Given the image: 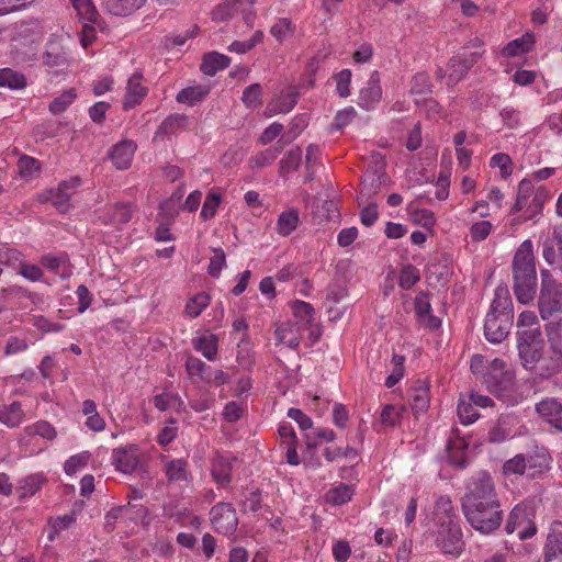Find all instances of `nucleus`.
<instances>
[{
    "label": "nucleus",
    "instance_id": "14",
    "mask_svg": "<svg viewBox=\"0 0 562 562\" xmlns=\"http://www.w3.org/2000/svg\"><path fill=\"white\" fill-rule=\"evenodd\" d=\"M80 183L79 177H71L68 180L61 181L57 189L48 191L47 200L61 212H66L69 209L70 198L75 194Z\"/></svg>",
    "mask_w": 562,
    "mask_h": 562
},
{
    "label": "nucleus",
    "instance_id": "8",
    "mask_svg": "<svg viewBox=\"0 0 562 562\" xmlns=\"http://www.w3.org/2000/svg\"><path fill=\"white\" fill-rule=\"evenodd\" d=\"M483 381L487 390L497 396L512 389L514 384V373L507 369L505 361L494 359L483 374Z\"/></svg>",
    "mask_w": 562,
    "mask_h": 562
},
{
    "label": "nucleus",
    "instance_id": "58",
    "mask_svg": "<svg viewBox=\"0 0 562 562\" xmlns=\"http://www.w3.org/2000/svg\"><path fill=\"white\" fill-rule=\"evenodd\" d=\"M491 167H498L503 178H507L513 172V162L507 154L498 153L495 154L490 161Z\"/></svg>",
    "mask_w": 562,
    "mask_h": 562
},
{
    "label": "nucleus",
    "instance_id": "42",
    "mask_svg": "<svg viewBox=\"0 0 562 562\" xmlns=\"http://www.w3.org/2000/svg\"><path fill=\"white\" fill-rule=\"evenodd\" d=\"M78 16L83 22L98 23L99 13L91 0H71Z\"/></svg>",
    "mask_w": 562,
    "mask_h": 562
},
{
    "label": "nucleus",
    "instance_id": "34",
    "mask_svg": "<svg viewBox=\"0 0 562 562\" xmlns=\"http://www.w3.org/2000/svg\"><path fill=\"white\" fill-rule=\"evenodd\" d=\"M245 3L252 4L254 0H226L213 9L212 18L215 21H225L237 12L238 7H243Z\"/></svg>",
    "mask_w": 562,
    "mask_h": 562
},
{
    "label": "nucleus",
    "instance_id": "40",
    "mask_svg": "<svg viewBox=\"0 0 562 562\" xmlns=\"http://www.w3.org/2000/svg\"><path fill=\"white\" fill-rule=\"evenodd\" d=\"M531 371H533L535 374L541 379H549L561 372L562 367H560L555 360H553L552 357L547 353L546 356H541V360Z\"/></svg>",
    "mask_w": 562,
    "mask_h": 562
},
{
    "label": "nucleus",
    "instance_id": "50",
    "mask_svg": "<svg viewBox=\"0 0 562 562\" xmlns=\"http://www.w3.org/2000/svg\"><path fill=\"white\" fill-rule=\"evenodd\" d=\"M420 280L419 270L413 265H406L400 273L398 285L408 290Z\"/></svg>",
    "mask_w": 562,
    "mask_h": 562
},
{
    "label": "nucleus",
    "instance_id": "59",
    "mask_svg": "<svg viewBox=\"0 0 562 562\" xmlns=\"http://www.w3.org/2000/svg\"><path fill=\"white\" fill-rule=\"evenodd\" d=\"M412 93L415 94H427L431 92V83L429 76L425 72L416 74L412 79Z\"/></svg>",
    "mask_w": 562,
    "mask_h": 562
},
{
    "label": "nucleus",
    "instance_id": "23",
    "mask_svg": "<svg viewBox=\"0 0 562 562\" xmlns=\"http://www.w3.org/2000/svg\"><path fill=\"white\" fill-rule=\"evenodd\" d=\"M231 64V58L217 52H211L203 57L200 69L207 76H215L217 71L227 68Z\"/></svg>",
    "mask_w": 562,
    "mask_h": 562
},
{
    "label": "nucleus",
    "instance_id": "26",
    "mask_svg": "<svg viewBox=\"0 0 562 562\" xmlns=\"http://www.w3.org/2000/svg\"><path fill=\"white\" fill-rule=\"evenodd\" d=\"M146 0H104L106 10L114 15H130L140 7Z\"/></svg>",
    "mask_w": 562,
    "mask_h": 562
},
{
    "label": "nucleus",
    "instance_id": "56",
    "mask_svg": "<svg viewBox=\"0 0 562 562\" xmlns=\"http://www.w3.org/2000/svg\"><path fill=\"white\" fill-rule=\"evenodd\" d=\"M358 452L355 448L347 446L346 448H325L324 457L327 461L333 462L338 458L355 459Z\"/></svg>",
    "mask_w": 562,
    "mask_h": 562
},
{
    "label": "nucleus",
    "instance_id": "30",
    "mask_svg": "<svg viewBox=\"0 0 562 562\" xmlns=\"http://www.w3.org/2000/svg\"><path fill=\"white\" fill-rule=\"evenodd\" d=\"M300 223V215L297 209H290L282 212L277 221V232L281 236H289L292 234Z\"/></svg>",
    "mask_w": 562,
    "mask_h": 562
},
{
    "label": "nucleus",
    "instance_id": "43",
    "mask_svg": "<svg viewBox=\"0 0 562 562\" xmlns=\"http://www.w3.org/2000/svg\"><path fill=\"white\" fill-rule=\"evenodd\" d=\"M292 313L300 324L310 325L313 322L315 310L312 304L296 300L291 305Z\"/></svg>",
    "mask_w": 562,
    "mask_h": 562
},
{
    "label": "nucleus",
    "instance_id": "25",
    "mask_svg": "<svg viewBox=\"0 0 562 562\" xmlns=\"http://www.w3.org/2000/svg\"><path fill=\"white\" fill-rule=\"evenodd\" d=\"M297 103V92L290 91L267 104L266 115L289 113Z\"/></svg>",
    "mask_w": 562,
    "mask_h": 562
},
{
    "label": "nucleus",
    "instance_id": "57",
    "mask_svg": "<svg viewBox=\"0 0 562 562\" xmlns=\"http://www.w3.org/2000/svg\"><path fill=\"white\" fill-rule=\"evenodd\" d=\"M19 171L22 178L30 179L34 172L38 171L41 166L40 161L30 156H22L18 162Z\"/></svg>",
    "mask_w": 562,
    "mask_h": 562
},
{
    "label": "nucleus",
    "instance_id": "45",
    "mask_svg": "<svg viewBox=\"0 0 562 562\" xmlns=\"http://www.w3.org/2000/svg\"><path fill=\"white\" fill-rule=\"evenodd\" d=\"M77 98L76 90L70 88L64 91L60 95L55 98L49 104V111L54 115L61 114Z\"/></svg>",
    "mask_w": 562,
    "mask_h": 562
},
{
    "label": "nucleus",
    "instance_id": "29",
    "mask_svg": "<svg viewBox=\"0 0 562 562\" xmlns=\"http://www.w3.org/2000/svg\"><path fill=\"white\" fill-rule=\"evenodd\" d=\"M46 482V479L41 473L27 475L19 482L16 493L20 498L33 496Z\"/></svg>",
    "mask_w": 562,
    "mask_h": 562
},
{
    "label": "nucleus",
    "instance_id": "32",
    "mask_svg": "<svg viewBox=\"0 0 562 562\" xmlns=\"http://www.w3.org/2000/svg\"><path fill=\"white\" fill-rule=\"evenodd\" d=\"M353 494L355 490L351 485L340 483L326 493L325 499L328 504L340 506L351 501Z\"/></svg>",
    "mask_w": 562,
    "mask_h": 562
},
{
    "label": "nucleus",
    "instance_id": "12",
    "mask_svg": "<svg viewBox=\"0 0 562 562\" xmlns=\"http://www.w3.org/2000/svg\"><path fill=\"white\" fill-rule=\"evenodd\" d=\"M482 53L473 52L469 53L463 50L458 55L453 56L448 64V80L449 86L456 85L461 81L468 71L477 63Z\"/></svg>",
    "mask_w": 562,
    "mask_h": 562
},
{
    "label": "nucleus",
    "instance_id": "4",
    "mask_svg": "<svg viewBox=\"0 0 562 562\" xmlns=\"http://www.w3.org/2000/svg\"><path fill=\"white\" fill-rule=\"evenodd\" d=\"M499 504L491 475L481 471L473 475L467 486V493L462 498V509L474 513L477 507H492Z\"/></svg>",
    "mask_w": 562,
    "mask_h": 562
},
{
    "label": "nucleus",
    "instance_id": "61",
    "mask_svg": "<svg viewBox=\"0 0 562 562\" xmlns=\"http://www.w3.org/2000/svg\"><path fill=\"white\" fill-rule=\"evenodd\" d=\"M336 90L341 98H347L350 94V81L351 71L349 69H342L335 75Z\"/></svg>",
    "mask_w": 562,
    "mask_h": 562
},
{
    "label": "nucleus",
    "instance_id": "17",
    "mask_svg": "<svg viewBox=\"0 0 562 562\" xmlns=\"http://www.w3.org/2000/svg\"><path fill=\"white\" fill-rule=\"evenodd\" d=\"M136 150V144L133 140H121L109 151V158L116 169L125 170L130 168Z\"/></svg>",
    "mask_w": 562,
    "mask_h": 562
},
{
    "label": "nucleus",
    "instance_id": "28",
    "mask_svg": "<svg viewBox=\"0 0 562 562\" xmlns=\"http://www.w3.org/2000/svg\"><path fill=\"white\" fill-rule=\"evenodd\" d=\"M24 418V412L20 402L10 405H0V422L8 427H18Z\"/></svg>",
    "mask_w": 562,
    "mask_h": 562
},
{
    "label": "nucleus",
    "instance_id": "15",
    "mask_svg": "<svg viewBox=\"0 0 562 562\" xmlns=\"http://www.w3.org/2000/svg\"><path fill=\"white\" fill-rule=\"evenodd\" d=\"M42 60L45 66L50 68L68 65V54L60 38L50 37L48 40Z\"/></svg>",
    "mask_w": 562,
    "mask_h": 562
},
{
    "label": "nucleus",
    "instance_id": "33",
    "mask_svg": "<svg viewBox=\"0 0 562 562\" xmlns=\"http://www.w3.org/2000/svg\"><path fill=\"white\" fill-rule=\"evenodd\" d=\"M210 92V89L203 86H192L182 89L176 97L179 103H184L190 106L201 102Z\"/></svg>",
    "mask_w": 562,
    "mask_h": 562
},
{
    "label": "nucleus",
    "instance_id": "24",
    "mask_svg": "<svg viewBox=\"0 0 562 562\" xmlns=\"http://www.w3.org/2000/svg\"><path fill=\"white\" fill-rule=\"evenodd\" d=\"M283 139H279L273 146L267 148L263 151H260L249 158L250 168L260 169L271 165L278 156L281 154L283 149Z\"/></svg>",
    "mask_w": 562,
    "mask_h": 562
},
{
    "label": "nucleus",
    "instance_id": "27",
    "mask_svg": "<svg viewBox=\"0 0 562 562\" xmlns=\"http://www.w3.org/2000/svg\"><path fill=\"white\" fill-rule=\"evenodd\" d=\"M535 44L533 35L526 33L522 36L510 41L502 50L505 57H514L531 50Z\"/></svg>",
    "mask_w": 562,
    "mask_h": 562
},
{
    "label": "nucleus",
    "instance_id": "62",
    "mask_svg": "<svg viewBox=\"0 0 562 562\" xmlns=\"http://www.w3.org/2000/svg\"><path fill=\"white\" fill-rule=\"evenodd\" d=\"M293 26L289 19H280L270 30L271 35L282 42L293 33Z\"/></svg>",
    "mask_w": 562,
    "mask_h": 562
},
{
    "label": "nucleus",
    "instance_id": "41",
    "mask_svg": "<svg viewBox=\"0 0 562 562\" xmlns=\"http://www.w3.org/2000/svg\"><path fill=\"white\" fill-rule=\"evenodd\" d=\"M302 160V150L300 147H295L286 151L284 157L280 160L279 172L282 177L296 170Z\"/></svg>",
    "mask_w": 562,
    "mask_h": 562
},
{
    "label": "nucleus",
    "instance_id": "60",
    "mask_svg": "<svg viewBox=\"0 0 562 562\" xmlns=\"http://www.w3.org/2000/svg\"><path fill=\"white\" fill-rule=\"evenodd\" d=\"M89 452H82L70 457L64 464V470L66 474L71 475L76 473L79 469L86 467L89 461Z\"/></svg>",
    "mask_w": 562,
    "mask_h": 562
},
{
    "label": "nucleus",
    "instance_id": "7",
    "mask_svg": "<svg viewBox=\"0 0 562 562\" xmlns=\"http://www.w3.org/2000/svg\"><path fill=\"white\" fill-rule=\"evenodd\" d=\"M468 522L483 535L492 533L498 529L503 521V512L501 505H493L491 508L484 505L477 507L474 513L469 509H462Z\"/></svg>",
    "mask_w": 562,
    "mask_h": 562
},
{
    "label": "nucleus",
    "instance_id": "31",
    "mask_svg": "<svg viewBox=\"0 0 562 562\" xmlns=\"http://www.w3.org/2000/svg\"><path fill=\"white\" fill-rule=\"evenodd\" d=\"M448 460L458 469H464L468 465V458L465 453L467 443L463 440L449 441L448 446Z\"/></svg>",
    "mask_w": 562,
    "mask_h": 562
},
{
    "label": "nucleus",
    "instance_id": "20",
    "mask_svg": "<svg viewBox=\"0 0 562 562\" xmlns=\"http://www.w3.org/2000/svg\"><path fill=\"white\" fill-rule=\"evenodd\" d=\"M408 401L415 413H424L430 404L429 386L424 381L417 383L408 390Z\"/></svg>",
    "mask_w": 562,
    "mask_h": 562
},
{
    "label": "nucleus",
    "instance_id": "36",
    "mask_svg": "<svg viewBox=\"0 0 562 562\" xmlns=\"http://www.w3.org/2000/svg\"><path fill=\"white\" fill-rule=\"evenodd\" d=\"M212 475L216 483L226 485L232 480V463L227 458L217 457L212 465Z\"/></svg>",
    "mask_w": 562,
    "mask_h": 562
},
{
    "label": "nucleus",
    "instance_id": "38",
    "mask_svg": "<svg viewBox=\"0 0 562 562\" xmlns=\"http://www.w3.org/2000/svg\"><path fill=\"white\" fill-rule=\"evenodd\" d=\"M532 462H533L532 457L526 458L521 453L516 454L514 458L507 460L503 464V473L505 475H512V474L521 475V474H524L527 467H529V468L535 467V464Z\"/></svg>",
    "mask_w": 562,
    "mask_h": 562
},
{
    "label": "nucleus",
    "instance_id": "55",
    "mask_svg": "<svg viewBox=\"0 0 562 562\" xmlns=\"http://www.w3.org/2000/svg\"><path fill=\"white\" fill-rule=\"evenodd\" d=\"M214 256L210 259L207 272L213 278H218L226 266V255L222 248H213Z\"/></svg>",
    "mask_w": 562,
    "mask_h": 562
},
{
    "label": "nucleus",
    "instance_id": "1",
    "mask_svg": "<svg viewBox=\"0 0 562 562\" xmlns=\"http://www.w3.org/2000/svg\"><path fill=\"white\" fill-rule=\"evenodd\" d=\"M436 547L443 553L459 557L465 548L460 520L448 496H439L435 504Z\"/></svg>",
    "mask_w": 562,
    "mask_h": 562
},
{
    "label": "nucleus",
    "instance_id": "6",
    "mask_svg": "<svg viewBox=\"0 0 562 562\" xmlns=\"http://www.w3.org/2000/svg\"><path fill=\"white\" fill-rule=\"evenodd\" d=\"M541 286L538 308L542 319L562 313V283L552 278L548 270L541 271Z\"/></svg>",
    "mask_w": 562,
    "mask_h": 562
},
{
    "label": "nucleus",
    "instance_id": "39",
    "mask_svg": "<svg viewBox=\"0 0 562 562\" xmlns=\"http://www.w3.org/2000/svg\"><path fill=\"white\" fill-rule=\"evenodd\" d=\"M193 346L207 360H214L217 355V338L215 335H202L193 341Z\"/></svg>",
    "mask_w": 562,
    "mask_h": 562
},
{
    "label": "nucleus",
    "instance_id": "10",
    "mask_svg": "<svg viewBox=\"0 0 562 562\" xmlns=\"http://www.w3.org/2000/svg\"><path fill=\"white\" fill-rule=\"evenodd\" d=\"M505 530L507 533L517 532L520 540H526L536 533L537 528L527 507L517 505L509 513Z\"/></svg>",
    "mask_w": 562,
    "mask_h": 562
},
{
    "label": "nucleus",
    "instance_id": "2",
    "mask_svg": "<svg viewBox=\"0 0 562 562\" xmlns=\"http://www.w3.org/2000/svg\"><path fill=\"white\" fill-rule=\"evenodd\" d=\"M512 271L513 290L517 301L525 305L531 303L536 297L538 278L533 245L530 239L522 241L516 250L512 262Z\"/></svg>",
    "mask_w": 562,
    "mask_h": 562
},
{
    "label": "nucleus",
    "instance_id": "44",
    "mask_svg": "<svg viewBox=\"0 0 562 562\" xmlns=\"http://www.w3.org/2000/svg\"><path fill=\"white\" fill-rule=\"evenodd\" d=\"M549 194L546 188L539 187L532 196L531 202L528 204L526 210V215L524 220H531L536 215L540 214L542 212V207L544 202L548 200Z\"/></svg>",
    "mask_w": 562,
    "mask_h": 562
},
{
    "label": "nucleus",
    "instance_id": "9",
    "mask_svg": "<svg viewBox=\"0 0 562 562\" xmlns=\"http://www.w3.org/2000/svg\"><path fill=\"white\" fill-rule=\"evenodd\" d=\"M386 180L387 176L385 172L384 156L378 151L371 153L368 158V169L362 182V195L371 196L372 194H375L381 184Z\"/></svg>",
    "mask_w": 562,
    "mask_h": 562
},
{
    "label": "nucleus",
    "instance_id": "5",
    "mask_svg": "<svg viewBox=\"0 0 562 562\" xmlns=\"http://www.w3.org/2000/svg\"><path fill=\"white\" fill-rule=\"evenodd\" d=\"M517 349L521 364L532 370L541 360L543 339L540 327L517 330Z\"/></svg>",
    "mask_w": 562,
    "mask_h": 562
},
{
    "label": "nucleus",
    "instance_id": "47",
    "mask_svg": "<svg viewBox=\"0 0 562 562\" xmlns=\"http://www.w3.org/2000/svg\"><path fill=\"white\" fill-rule=\"evenodd\" d=\"M243 103L248 109H257L262 104V88L259 83H252L243 91Z\"/></svg>",
    "mask_w": 562,
    "mask_h": 562
},
{
    "label": "nucleus",
    "instance_id": "19",
    "mask_svg": "<svg viewBox=\"0 0 562 562\" xmlns=\"http://www.w3.org/2000/svg\"><path fill=\"white\" fill-rule=\"evenodd\" d=\"M189 117L184 114H170L158 126L154 139H164L187 128Z\"/></svg>",
    "mask_w": 562,
    "mask_h": 562
},
{
    "label": "nucleus",
    "instance_id": "52",
    "mask_svg": "<svg viewBox=\"0 0 562 562\" xmlns=\"http://www.w3.org/2000/svg\"><path fill=\"white\" fill-rule=\"evenodd\" d=\"M186 369L190 376H199L207 382H211V376L206 375V370L210 369L201 359L190 356L186 361Z\"/></svg>",
    "mask_w": 562,
    "mask_h": 562
},
{
    "label": "nucleus",
    "instance_id": "48",
    "mask_svg": "<svg viewBox=\"0 0 562 562\" xmlns=\"http://www.w3.org/2000/svg\"><path fill=\"white\" fill-rule=\"evenodd\" d=\"M209 304L210 296L205 292H200L188 301L186 305V314L192 318H195Z\"/></svg>",
    "mask_w": 562,
    "mask_h": 562
},
{
    "label": "nucleus",
    "instance_id": "46",
    "mask_svg": "<svg viewBox=\"0 0 562 562\" xmlns=\"http://www.w3.org/2000/svg\"><path fill=\"white\" fill-rule=\"evenodd\" d=\"M457 413L463 425L474 423L480 416L475 405L470 400L464 398L459 400Z\"/></svg>",
    "mask_w": 562,
    "mask_h": 562
},
{
    "label": "nucleus",
    "instance_id": "35",
    "mask_svg": "<svg viewBox=\"0 0 562 562\" xmlns=\"http://www.w3.org/2000/svg\"><path fill=\"white\" fill-rule=\"evenodd\" d=\"M559 557H562V531H552L547 536L543 548V561L551 562Z\"/></svg>",
    "mask_w": 562,
    "mask_h": 562
},
{
    "label": "nucleus",
    "instance_id": "11",
    "mask_svg": "<svg viewBox=\"0 0 562 562\" xmlns=\"http://www.w3.org/2000/svg\"><path fill=\"white\" fill-rule=\"evenodd\" d=\"M214 529L225 536L233 535L238 526L236 510L229 503H217L210 512Z\"/></svg>",
    "mask_w": 562,
    "mask_h": 562
},
{
    "label": "nucleus",
    "instance_id": "3",
    "mask_svg": "<svg viewBox=\"0 0 562 562\" xmlns=\"http://www.w3.org/2000/svg\"><path fill=\"white\" fill-rule=\"evenodd\" d=\"M514 322V305L506 286H498L487 312L484 335L492 344L502 342L509 334Z\"/></svg>",
    "mask_w": 562,
    "mask_h": 562
},
{
    "label": "nucleus",
    "instance_id": "53",
    "mask_svg": "<svg viewBox=\"0 0 562 562\" xmlns=\"http://www.w3.org/2000/svg\"><path fill=\"white\" fill-rule=\"evenodd\" d=\"M404 361H405L404 356L393 355L392 363H393L394 368H393L391 374L385 380L386 387H389V389L393 387L403 378Z\"/></svg>",
    "mask_w": 562,
    "mask_h": 562
},
{
    "label": "nucleus",
    "instance_id": "21",
    "mask_svg": "<svg viewBox=\"0 0 562 562\" xmlns=\"http://www.w3.org/2000/svg\"><path fill=\"white\" fill-rule=\"evenodd\" d=\"M112 458L116 470L123 473H132L139 462L136 449L133 447L115 449Z\"/></svg>",
    "mask_w": 562,
    "mask_h": 562
},
{
    "label": "nucleus",
    "instance_id": "22",
    "mask_svg": "<svg viewBox=\"0 0 562 562\" xmlns=\"http://www.w3.org/2000/svg\"><path fill=\"white\" fill-rule=\"evenodd\" d=\"M536 412L554 428V422L562 418V403L555 397H546L536 404Z\"/></svg>",
    "mask_w": 562,
    "mask_h": 562
},
{
    "label": "nucleus",
    "instance_id": "63",
    "mask_svg": "<svg viewBox=\"0 0 562 562\" xmlns=\"http://www.w3.org/2000/svg\"><path fill=\"white\" fill-rule=\"evenodd\" d=\"M166 475L170 481H180L186 477V462L181 459L172 460L166 467Z\"/></svg>",
    "mask_w": 562,
    "mask_h": 562
},
{
    "label": "nucleus",
    "instance_id": "37",
    "mask_svg": "<svg viewBox=\"0 0 562 562\" xmlns=\"http://www.w3.org/2000/svg\"><path fill=\"white\" fill-rule=\"evenodd\" d=\"M26 86V78L23 74L11 68L0 69V88L11 90L22 89Z\"/></svg>",
    "mask_w": 562,
    "mask_h": 562
},
{
    "label": "nucleus",
    "instance_id": "16",
    "mask_svg": "<svg viewBox=\"0 0 562 562\" xmlns=\"http://www.w3.org/2000/svg\"><path fill=\"white\" fill-rule=\"evenodd\" d=\"M381 97L382 89L380 86V75L378 71H373L367 82V86L360 91L358 104L364 110H371L380 102Z\"/></svg>",
    "mask_w": 562,
    "mask_h": 562
},
{
    "label": "nucleus",
    "instance_id": "49",
    "mask_svg": "<svg viewBox=\"0 0 562 562\" xmlns=\"http://www.w3.org/2000/svg\"><path fill=\"white\" fill-rule=\"evenodd\" d=\"M550 350H562V323H548L544 327Z\"/></svg>",
    "mask_w": 562,
    "mask_h": 562
},
{
    "label": "nucleus",
    "instance_id": "54",
    "mask_svg": "<svg viewBox=\"0 0 562 562\" xmlns=\"http://www.w3.org/2000/svg\"><path fill=\"white\" fill-rule=\"evenodd\" d=\"M220 202H221V194L215 192V191H211L207 193L206 198H205V201L202 205V210H201V213H200V216L204 220H210L212 218L215 213H216V210L220 205Z\"/></svg>",
    "mask_w": 562,
    "mask_h": 562
},
{
    "label": "nucleus",
    "instance_id": "51",
    "mask_svg": "<svg viewBox=\"0 0 562 562\" xmlns=\"http://www.w3.org/2000/svg\"><path fill=\"white\" fill-rule=\"evenodd\" d=\"M133 207L130 203H116L110 215V223L126 224L131 221Z\"/></svg>",
    "mask_w": 562,
    "mask_h": 562
},
{
    "label": "nucleus",
    "instance_id": "64",
    "mask_svg": "<svg viewBox=\"0 0 562 562\" xmlns=\"http://www.w3.org/2000/svg\"><path fill=\"white\" fill-rule=\"evenodd\" d=\"M348 295V291L345 286L334 283L329 284L326 289V302L329 305H337Z\"/></svg>",
    "mask_w": 562,
    "mask_h": 562
},
{
    "label": "nucleus",
    "instance_id": "13",
    "mask_svg": "<svg viewBox=\"0 0 562 562\" xmlns=\"http://www.w3.org/2000/svg\"><path fill=\"white\" fill-rule=\"evenodd\" d=\"M542 257L553 269L562 271V228L554 227L542 243Z\"/></svg>",
    "mask_w": 562,
    "mask_h": 562
},
{
    "label": "nucleus",
    "instance_id": "18",
    "mask_svg": "<svg viewBox=\"0 0 562 562\" xmlns=\"http://www.w3.org/2000/svg\"><path fill=\"white\" fill-rule=\"evenodd\" d=\"M147 94V88L143 86V76L135 72L127 81L126 93L123 100V109L131 110L139 104L144 97Z\"/></svg>",
    "mask_w": 562,
    "mask_h": 562
}]
</instances>
